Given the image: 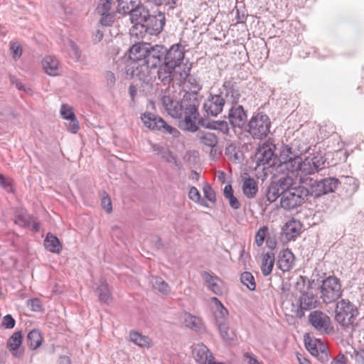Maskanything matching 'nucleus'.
<instances>
[{"instance_id": "3", "label": "nucleus", "mask_w": 364, "mask_h": 364, "mask_svg": "<svg viewBox=\"0 0 364 364\" xmlns=\"http://www.w3.org/2000/svg\"><path fill=\"white\" fill-rule=\"evenodd\" d=\"M301 183L305 184L309 192L310 198L318 200L321 197L333 193L341 184L340 181L335 177H327L321 179L314 180L312 178H300Z\"/></svg>"}, {"instance_id": "42", "label": "nucleus", "mask_w": 364, "mask_h": 364, "mask_svg": "<svg viewBox=\"0 0 364 364\" xmlns=\"http://www.w3.org/2000/svg\"><path fill=\"white\" fill-rule=\"evenodd\" d=\"M31 220H33V216L21 211L16 215L14 223L20 227L29 228L31 225Z\"/></svg>"}, {"instance_id": "44", "label": "nucleus", "mask_w": 364, "mask_h": 364, "mask_svg": "<svg viewBox=\"0 0 364 364\" xmlns=\"http://www.w3.org/2000/svg\"><path fill=\"white\" fill-rule=\"evenodd\" d=\"M297 156H299V155L295 150H293V149L289 146H285L280 152L279 160L280 164H282L292 159H295Z\"/></svg>"}, {"instance_id": "57", "label": "nucleus", "mask_w": 364, "mask_h": 364, "mask_svg": "<svg viewBox=\"0 0 364 364\" xmlns=\"http://www.w3.org/2000/svg\"><path fill=\"white\" fill-rule=\"evenodd\" d=\"M15 324L16 321L10 314H7L3 318L2 326L6 328H13L15 326Z\"/></svg>"}, {"instance_id": "21", "label": "nucleus", "mask_w": 364, "mask_h": 364, "mask_svg": "<svg viewBox=\"0 0 364 364\" xmlns=\"http://www.w3.org/2000/svg\"><path fill=\"white\" fill-rule=\"evenodd\" d=\"M294 261L293 253L289 249H286L279 252L277 265L282 272H288L291 269Z\"/></svg>"}, {"instance_id": "45", "label": "nucleus", "mask_w": 364, "mask_h": 364, "mask_svg": "<svg viewBox=\"0 0 364 364\" xmlns=\"http://www.w3.org/2000/svg\"><path fill=\"white\" fill-rule=\"evenodd\" d=\"M220 336L226 342H231L235 338V333L230 330L226 323H220L218 326Z\"/></svg>"}, {"instance_id": "40", "label": "nucleus", "mask_w": 364, "mask_h": 364, "mask_svg": "<svg viewBox=\"0 0 364 364\" xmlns=\"http://www.w3.org/2000/svg\"><path fill=\"white\" fill-rule=\"evenodd\" d=\"M213 300L220 305L219 309L215 312V318L216 323L220 326V323H225L226 318L228 316V310L223 306L220 301L215 297L213 298Z\"/></svg>"}, {"instance_id": "19", "label": "nucleus", "mask_w": 364, "mask_h": 364, "mask_svg": "<svg viewBox=\"0 0 364 364\" xmlns=\"http://www.w3.org/2000/svg\"><path fill=\"white\" fill-rule=\"evenodd\" d=\"M161 101L164 108L171 117L176 119H181L183 117V109L181 102L167 95L163 96Z\"/></svg>"}, {"instance_id": "33", "label": "nucleus", "mask_w": 364, "mask_h": 364, "mask_svg": "<svg viewBox=\"0 0 364 364\" xmlns=\"http://www.w3.org/2000/svg\"><path fill=\"white\" fill-rule=\"evenodd\" d=\"M299 223L295 220H291L282 228V235L285 236L287 240L294 239L299 234Z\"/></svg>"}, {"instance_id": "60", "label": "nucleus", "mask_w": 364, "mask_h": 364, "mask_svg": "<svg viewBox=\"0 0 364 364\" xmlns=\"http://www.w3.org/2000/svg\"><path fill=\"white\" fill-rule=\"evenodd\" d=\"M203 192L205 194V197L209 200V201H214L215 200V192L212 189V188L209 186H204L203 188Z\"/></svg>"}, {"instance_id": "26", "label": "nucleus", "mask_w": 364, "mask_h": 364, "mask_svg": "<svg viewBox=\"0 0 364 364\" xmlns=\"http://www.w3.org/2000/svg\"><path fill=\"white\" fill-rule=\"evenodd\" d=\"M194 358L200 364H208L214 359L213 354L204 345H198L193 349Z\"/></svg>"}, {"instance_id": "38", "label": "nucleus", "mask_w": 364, "mask_h": 364, "mask_svg": "<svg viewBox=\"0 0 364 364\" xmlns=\"http://www.w3.org/2000/svg\"><path fill=\"white\" fill-rule=\"evenodd\" d=\"M139 0H117V11L120 14H128L131 7L139 5Z\"/></svg>"}, {"instance_id": "35", "label": "nucleus", "mask_w": 364, "mask_h": 364, "mask_svg": "<svg viewBox=\"0 0 364 364\" xmlns=\"http://www.w3.org/2000/svg\"><path fill=\"white\" fill-rule=\"evenodd\" d=\"M43 338L40 331L33 329L27 335V343L31 349L38 348L42 343Z\"/></svg>"}, {"instance_id": "37", "label": "nucleus", "mask_w": 364, "mask_h": 364, "mask_svg": "<svg viewBox=\"0 0 364 364\" xmlns=\"http://www.w3.org/2000/svg\"><path fill=\"white\" fill-rule=\"evenodd\" d=\"M225 198L228 200L230 207L235 210L240 208V203L234 196L233 189L231 185H226L223 189Z\"/></svg>"}, {"instance_id": "10", "label": "nucleus", "mask_w": 364, "mask_h": 364, "mask_svg": "<svg viewBox=\"0 0 364 364\" xmlns=\"http://www.w3.org/2000/svg\"><path fill=\"white\" fill-rule=\"evenodd\" d=\"M117 0H99L95 12L100 16L99 23L104 26H112L115 20Z\"/></svg>"}, {"instance_id": "39", "label": "nucleus", "mask_w": 364, "mask_h": 364, "mask_svg": "<svg viewBox=\"0 0 364 364\" xmlns=\"http://www.w3.org/2000/svg\"><path fill=\"white\" fill-rule=\"evenodd\" d=\"M314 283V280H310L306 277H299L296 282V288L301 294H303L306 291H311Z\"/></svg>"}, {"instance_id": "23", "label": "nucleus", "mask_w": 364, "mask_h": 364, "mask_svg": "<svg viewBox=\"0 0 364 364\" xmlns=\"http://www.w3.org/2000/svg\"><path fill=\"white\" fill-rule=\"evenodd\" d=\"M141 119L144 125L151 130L158 131L165 124V121L161 117L156 116L151 112L144 113Z\"/></svg>"}, {"instance_id": "52", "label": "nucleus", "mask_w": 364, "mask_h": 364, "mask_svg": "<svg viewBox=\"0 0 364 364\" xmlns=\"http://www.w3.org/2000/svg\"><path fill=\"white\" fill-rule=\"evenodd\" d=\"M0 186L8 193L14 192L13 180L0 173Z\"/></svg>"}, {"instance_id": "53", "label": "nucleus", "mask_w": 364, "mask_h": 364, "mask_svg": "<svg viewBox=\"0 0 364 364\" xmlns=\"http://www.w3.org/2000/svg\"><path fill=\"white\" fill-rule=\"evenodd\" d=\"M352 358H354L355 364H364V350H355L352 348V352L348 351Z\"/></svg>"}, {"instance_id": "15", "label": "nucleus", "mask_w": 364, "mask_h": 364, "mask_svg": "<svg viewBox=\"0 0 364 364\" xmlns=\"http://www.w3.org/2000/svg\"><path fill=\"white\" fill-rule=\"evenodd\" d=\"M299 165L300 178H302L301 175H311L324 168L325 159L321 155L308 156L304 160L301 158Z\"/></svg>"}, {"instance_id": "56", "label": "nucleus", "mask_w": 364, "mask_h": 364, "mask_svg": "<svg viewBox=\"0 0 364 364\" xmlns=\"http://www.w3.org/2000/svg\"><path fill=\"white\" fill-rule=\"evenodd\" d=\"M10 49L11 50L12 57L14 59L16 60L21 57L22 54V48L18 43L11 42Z\"/></svg>"}, {"instance_id": "9", "label": "nucleus", "mask_w": 364, "mask_h": 364, "mask_svg": "<svg viewBox=\"0 0 364 364\" xmlns=\"http://www.w3.org/2000/svg\"><path fill=\"white\" fill-rule=\"evenodd\" d=\"M318 304L316 295L311 291H306L300 295L296 304H291V311L296 318H301L304 316L305 311L316 309Z\"/></svg>"}, {"instance_id": "29", "label": "nucleus", "mask_w": 364, "mask_h": 364, "mask_svg": "<svg viewBox=\"0 0 364 364\" xmlns=\"http://www.w3.org/2000/svg\"><path fill=\"white\" fill-rule=\"evenodd\" d=\"M42 64L45 72L49 75L56 76L59 74L58 60L55 57H45Z\"/></svg>"}, {"instance_id": "1", "label": "nucleus", "mask_w": 364, "mask_h": 364, "mask_svg": "<svg viewBox=\"0 0 364 364\" xmlns=\"http://www.w3.org/2000/svg\"><path fill=\"white\" fill-rule=\"evenodd\" d=\"M241 95L236 82L232 80L224 82L218 93L210 94L203 103V109L208 116L217 117L223 109L225 99L232 102L238 101Z\"/></svg>"}, {"instance_id": "8", "label": "nucleus", "mask_w": 364, "mask_h": 364, "mask_svg": "<svg viewBox=\"0 0 364 364\" xmlns=\"http://www.w3.org/2000/svg\"><path fill=\"white\" fill-rule=\"evenodd\" d=\"M271 122L267 114L259 113L252 117L248 124V132L255 139H263L269 132Z\"/></svg>"}, {"instance_id": "41", "label": "nucleus", "mask_w": 364, "mask_h": 364, "mask_svg": "<svg viewBox=\"0 0 364 364\" xmlns=\"http://www.w3.org/2000/svg\"><path fill=\"white\" fill-rule=\"evenodd\" d=\"M186 80H187V87L190 90L189 92L199 95V92L203 87V85L201 84L200 79L188 73Z\"/></svg>"}, {"instance_id": "14", "label": "nucleus", "mask_w": 364, "mask_h": 364, "mask_svg": "<svg viewBox=\"0 0 364 364\" xmlns=\"http://www.w3.org/2000/svg\"><path fill=\"white\" fill-rule=\"evenodd\" d=\"M309 321L321 333L329 334L333 332L330 317L321 311H311L309 315Z\"/></svg>"}, {"instance_id": "54", "label": "nucleus", "mask_w": 364, "mask_h": 364, "mask_svg": "<svg viewBox=\"0 0 364 364\" xmlns=\"http://www.w3.org/2000/svg\"><path fill=\"white\" fill-rule=\"evenodd\" d=\"M158 131H161L164 134H169L174 138H177L180 135V132L176 128L168 125L166 122L163 127H161Z\"/></svg>"}, {"instance_id": "28", "label": "nucleus", "mask_w": 364, "mask_h": 364, "mask_svg": "<svg viewBox=\"0 0 364 364\" xmlns=\"http://www.w3.org/2000/svg\"><path fill=\"white\" fill-rule=\"evenodd\" d=\"M196 138L200 144L211 147L212 149L215 147L218 144L217 136L209 132L198 131L196 134Z\"/></svg>"}, {"instance_id": "24", "label": "nucleus", "mask_w": 364, "mask_h": 364, "mask_svg": "<svg viewBox=\"0 0 364 364\" xmlns=\"http://www.w3.org/2000/svg\"><path fill=\"white\" fill-rule=\"evenodd\" d=\"M149 44L146 43H136L133 45L129 48V58L135 61L137 65H140L142 63V59L146 56V53L148 52Z\"/></svg>"}, {"instance_id": "5", "label": "nucleus", "mask_w": 364, "mask_h": 364, "mask_svg": "<svg viewBox=\"0 0 364 364\" xmlns=\"http://www.w3.org/2000/svg\"><path fill=\"white\" fill-rule=\"evenodd\" d=\"M358 315L357 307L348 299H341L336 304L335 309V321L343 330L353 326Z\"/></svg>"}, {"instance_id": "63", "label": "nucleus", "mask_w": 364, "mask_h": 364, "mask_svg": "<svg viewBox=\"0 0 364 364\" xmlns=\"http://www.w3.org/2000/svg\"><path fill=\"white\" fill-rule=\"evenodd\" d=\"M321 363H325L328 360L329 356L328 352L324 348H320L318 354L315 355Z\"/></svg>"}, {"instance_id": "12", "label": "nucleus", "mask_w": 364, "mask_h": 364, "mask_svg": "<svg viewBox=\"0 0 364 364\" xmlns=\"http://www.w3.org/2000/svg\"><path fill=\"white\" fill-rule=\"evenodd\" d=\"M291 181H292V176L289 175L282 176L277 180L272 181L266 191L267 200L269 203H273L279 197L281 198L286 190L290 187Z\"/></svg>"}, {"instance_id": "61", "label": "nucleus", "mask_w": 364, "mask_h": 364, "mask_svg": "<svg viewBox=\"0 0 364 364\" xmlns=\"http://www.w3.org/2000/svg\"><path fill=\"white\" fill-rule=\"evenodd\" d=\"M105 79L108 87H112L114 85L116 82V77L112 72L107 71L105 73Z\"/></svg>"}, {"instance_id": "34", "label": "nucleus", "mask_w": 364, "mask_h": 364, "mask_svg": "<svg viewBox=\"0 0 364 364\" xmlns=\"http://www.w3.org/2000/svg\"><path fill=\"white\" fill-rule=\"evenodd\" d=\"M274 254L267 252L262 258L261 270L264 276H268L272 271L274 264Z\"/></svg>"}, {"instance_id": "46", "label": "nucleus", "mask_w": 364, "mask_h": 364, "mask_svg": "<svg viewBox=\"0 0 364 364\" xmlns=\"http://www.w3.org/2000/svg\"><path fill=\"white\" fill-rule=\"evenodd\" d=\"M241 282L251 291L255 290L256 283L253 275L249 272H245L240 277Z\"/></svg>"}, {"instance_id": "27", "label": "nucleus", "mask_w": 364, "mask_h": 364, "mask_svg": "<svg viewBox=\"0 0 364 364\" xmlns=\"http://www.w3.org/2000/svg\"><path fill=\"white\" fill-rule=\"evenodd\" d=\"M95 291L98 295L99 300L106 304H109L112 301V296L109 289L108 284L103 279L100 280V284L97 287Z\"/></svg>"}, {"instance_id": "58", "label": "nucleus", "mask_w": 364, "mask_h": 364, "mask_svg": "<svg viewBox=\"0 0 364 364\" xmlns=\"http://www.w3.org/2000/svg\"><path fill=\"white\" fill-rule=\"evenodd\" d=\"M215 130L220 131L223 134H228L229 132L228 124L225 121H217Z\"/></svg>"}, {"instance_id": "13", "label": "nucleus", "mask_w": 364, "mask_h": 364, "mask_svg": "<svg viewBox=\"0 0 364 364\" xmlns=\"http://www.w3.org/2000/svg\"><path fill=\"white\" fill-rule=\"evenodd\" d=\"M166 18L164 13L155 11L154 14H149L142 26H141L140 33L146 32L149 35H156L161 33L165 25Z\"/></svg>"}, {"instance_id": "20", "label": "nucleus", "mask_w": 364, "mask_h": 364, "mask_svg": "<svg viewBox=\"0 0 364 364\" xmlns=\"http://www.w3.org/2000/svg\"><path fill=\"white\" fill-rule=\"evenodd\" d=\"M130 9L128 14H129L132 23L134 24L132 32H134V30H139L140 31L141 26L144 23L146 16L149 15V11L145 9L144 6L139 5L131 7Z\"/></svg>"}, {"instance_id": "18", "label": "nucleus", "mask_w": 364, "mask_h": 364, "mask_svg": "<svg viewBox=\"0 0 364 364\" xmlns=\"http://www.w3.org/2000/svg\"><path fill=\"white\" fill-rule=\"evenodd\" d=\"M232 103V106L228 113L230 123L234 127H242L247 120L246 112L243 107L237 104V101Z\"/></svg>"}, {"instance_id": "31", "label": "nucleus", "mask_w": 364, "mask_h": 364, "mask_svg": "<svg viewBox=\"0 0 364 364\" xmlns=\"http://www.w3.org/2000/svg\"><path fill=\"white\" fill-rule=\"evenodd\" d=\"M242 192L248 198H253L258 191L257 182L252 178H247L242 183Z\"/></svg>"}, {"instance_id": "43", "label": "nucleus", "mask_w": 364, "mask_h": 364, "mask_svg": "<svg viewBox=\"0 0 364 364\" xmlns=\"http://www.w3.org/2000/svg\"><path fill=\"white\" fill-rule=\"evenodd\" d=\"M129 337L133 343L141 348L149 346L150 340L147 336H142L137 332H130Z\"/></svg>"}, {"instance_id": "32", "label": "nucleus", "mask_w": 364, "mask_h": 364, "mask_svg": "<svg viewBox=\"0 0 364 364\" xmlns=\"http://www.w3.org/2000/svg\"><path fill=\"white\" fill-rule=\"evenodd\" d=\"M22 343V335L21 331H16L7 341V347L15 357L19 356L18 348Z\"/></svg>"}, {"instance_id": "48", "label": "nucleus", "mask_w": 364, "mask_h": 364, "mask_svg": "<svg viewBox=\"0 0 364 364\" xmlns=\"http://www.w3.org/2000/svg\"><path fill=\"white\" fill-rule=\"evenodd\" d=\"M65 119L70 121L68 126V131L72 133H76L79 130L80 127L74 112H70L68 114V116L65 117Z\"/></svg>"}, {"instance_id": "64", "label": "nucleus", "mask_w": 364, "mask_h": 364, "mask_svg": "<svg viewBox=\"0 0 364 364\" xmlns=\"http://www.w3.org/2000/svg\"><path fill=\"white\" fill-rule=\"evenodd\" d=\"M331 364H347V358L343 354H338L333 359Z\"/></svg>"}, {"instance_id": "6", "label": "nucleus", "mask_w": 364, "mask_h": 364, "mask_svg": "<svg viewBox=\"0 0 364 364\" xmlns=\"http://www.w3.org/2000/svg\"><path fill=\"white\" fill-rule=\"evenodd\" d=\"M320 297L324 304H331L342 296L340 279L335 276H329L322 281L319 287Z\"/></svg>"}, {"instance_id": "11", "label": "nucleus", "mask_w": 364, "mask_h": 364, "mask_svg": "<svg viewBox=\"0 0 364 364\" xmlns=\"http://www.w3.org/2000/svg\"><path fill=\"white\" fill-rule=\"evenodd\" d=\"M164 56V63L171 68H175L179 72L188 71V68L182 64L184 59V50L181 46L176 44L171 46L169 50L166 48Z\"/></svg>"}, {"instance_id": "55", "label": "nucleus", "mask_w": 364, "mask_h": 364, "mask_svg": "<svg viewBox=\"0 0 364 364\" xmlns=\"http://www.w3.org/2000/svg\"><path fill=\"white\" fill-rule=\"evenodd\" d=\"M268 230L267 227L264 226L257 231L256 235H255V242L257 243V246H261L264 240L266 237V233Z\"/></svg>"}, {"instance_id": "36", "label": "nucleus", "mask_w": 364, "mask_h": 364, "mask_svg": "<svg viewBox=\"0 0 364 364\" xmlns=\"http://www.w3.org/2000/svg\"><path fill=\"white\" fill-rule=\"evenodd\" d=\"M150 282L153 288L158 290L161 294H168L171 291L169 285L159 277H152Z\"/></svg>"}, {"instance_id": "51", "label": "nucleus", "mask_w": 364, "mask_h": 364, "mask_svg": "<svg viewBox=\"0 0 364 364\" xmlns=\"http://www.w3.org/2000/svg\"><path fill=\"white\" fill-rule=\"evenodd\" d=\"M200 319L196 316L188 314L185 318V324L187 327L197 331L199 328Z\"/></svg>"}, {"instance_id": "30", "label": "nucleus", "mask_w": 364, "mask_h": 364, "mask_svg": "<svg viewBox=\"0 0 364 364\" xmlns=\"http://www.w3.org/2000/svg\"><path fill=\"white\" fill-rule=\"evenodd\" d=\"M44 246L50 252L58 254L62 250V246L58 238L53 234L48 232L44 240Z\"/></svg>"}, {"instance_id": "62", "label": "nucleus", "mask_w": 364, "mask_h": 364, "mask_svg": "<svg viewBox=\"0 0 364 364\" xmlns=\"http://www.w3.org/2000/svg\"><path fill=\"white\" fill-rule=\"evenodd\" d=\"M102 206L105 210V211L108 213L112 212V202L109 197H104L102 199Z\"/></svg>"}, {"instance_id": "22", "label": "nucleus", "mask_w": 364, "mask_h": 364, "mask_svg": "<svg viewBox=\"0 0 364 364\" xmlns=\"http://www.w3.org/2000/svg\"><path fill=\"white\" fill-rule=\"evenodd\" d=\"M202 277L205 282L208 288L216 295L223 293V281L216 275H212L207 272L202 273Z\"/></svg>"}, {"instance_id": "50", "label": "nucleus", "mask_w": 364, "mask_h": 364, "mask_svg": "<svg viewBox=\"0 0 364 364\" xmlns=\"http://www.w3.org/2000/svg\"><path fill=\"white\" fill-rule=\"evenodd\" d=\"M99 26H97L96 31L93 34V41L97 43L100 42L105 35V33L107 31V28L111 26H104L99 23Z\"/></svg>"}, {"instance_id": "16", "label": "nucleus", "mask_w": 364, "mask_h": 364, "mask_svg": "<svg viewBox=\"0 0 364 364\" xmlns=\"http://www.w3.org/2000/svg\"><path fill=\"white\" fill-rule=\"evenodd\" d=\"M183 119L178 122V127L182 130L196 132L198 130V124H196V121L199 117L198 111L184 110L183 112Z\"/></svg>"}, {"instance_id": "59", "label": "nucleus", "mask_w": 364, "mask_h": 364, "mask_svg": "<svg viewBox=\"0 0 364 364\" xmlns=\"http://www.w3.org/2000/svg\"><path fill=\"white\" fill-rule=\"evenodd\" d=\"M188 197L191 200L195 202H199L200 199V194L198 189L196 187L193 186L189 190Z\"/></svg>"}, {"instance_id": "49", "label": "nucleus", "mask_w": 364, "mask_h": 364, "mask_svg": "<svg viewBox=\"0 0 364 364\" xmlns=\"http://www.w3.org/2000/svg\"><path fill=\"white\" fill-rule=\"evenodd\" d=\"M304 345L306 348L312 355L314 356L315 355L318 354L319 350L318 349L316 344L312 341L308 334L304 336Z\"/></svg>"}, {"instance_id": "25", "label": "nucleus", "mask_w": 364, "mask_h": 364, "mask_svg": "<svg viewBox=\"0 0 364 364\" xmlns=\"http://www.w3.org/2000/svg\"><path fill=\"white\" fill-rule=\"evenodd\" d=\"M183 110L198 111L200 105L199 95L186 92L181 102Z\"/></svg>"}, {"instance_id": "17", "label": "nucleus", "mask_w": 364, "mask_h": 364, "mask_svg": "<svg viewBox=\"0 0 364 364\" xmlns=\"http://www.w3.org/2000/svg\"><path fill=\"white\" fill-rule=\"evenodd\" d=\"M255 160L257 166H274L275 164V156L271 146L266 144L259 146L255 154Z\"/></svg>"}, {"instance_id": "7", "label": "nucleus", "mask_w": 364, "mask_h": 364, "mask_svg": "<svg viewBox=\"0 0 364 364\" xmlns=\"http://www.w3.org/2000/svg\"><path fill=\"white\" fill-rule=\"evenodd\" d=\"M190 70L191 68H188V71L179 72L162 63L155 70V75L156 78L165 85H170L172 82L181 85L186 81Z\"/></svg>"}, {"instance_id": "47", "label": "nucleus", "mask_w": 364, "mask_h": 364, "mask_svg": "<svg viewBox=\"0 0 364 364\" xmlns=\"http://www.w3.org/2000/svg\"><path fill=\"white\" fill-rule=\"evenodd\" d=\"M300 159L301 157L299 156L295 159L287 161V162H283L280 164V165L285 166L288 171L291 172L292 173L297 172V173L299 174Z\"/></svg>"}, {"instance_id": "4", "label": "nucleus", "mask_w": 364, "mask_h": 364, "mask_svg": "<svg viewBox=\"0 0 364 364\" xmlns=\"http://www.w3.org/2000/svg\"><path fill=\"white\" fill-rule=\"evenodd\" d=\"M309 193L306 186L297 185L296 180L292 177L290 187L286 190L280 199L281 207L288 210L296 209L310 199Z\"/></svg>"}, {"instance_id": "2", "label": "nucleus", "mask_w": 364, "mask_h": 364, "mask_svg": "<svg viewBox=\"0 0 364 364\" xmlns=\"http://www.w3.org/2000/svg\"><path fill=\"white\" fill-rule=\"evenodd\" d=\"M166 53V48L164 46L149 45L146 56L142 59V63L136 65L134 70V75L145 83H150L155 81L156 75L155 70L157 67L164 63V55Z\"/></svg>"}]
</instances>
